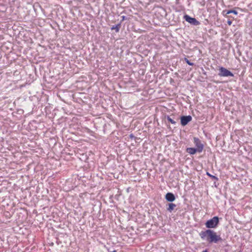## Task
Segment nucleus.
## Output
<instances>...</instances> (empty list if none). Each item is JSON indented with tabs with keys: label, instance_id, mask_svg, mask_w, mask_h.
Instances as JSON below:
<instances>
[{
	"label": "nucleus",
	"instance_id": "1",
	"mask_svg": "<svg viewBox=\"0 0 252 252\" xmlns=\"http://www.w3.org/2000/svg\"><path fill=\"white\" fill-rule=\"evenodd\" d=\"M200 236L202 239L206 240L210 243H217L219 241H222L220 236L217 235V233L211 229L201 231L200 233Z\"/></svg>",
	"mask_w": 252,
	"mask_h": 252
},
{
	"label": "nucleus",
	"instance_id": "7",
	"mask_svg": "<svg viewBox=\"0 0 252 252\" xmlns=\"http://www.w3.org/2000/svg\"><path fill=\"white\" fill-rule=\"evenodd\" d=\"M193 140L194 143L198 150V152H201L203 151L204 145L201 143V141L198 138L194 137Z\"/></svg>",
	"mask_w": 252,
	"mask_h": 252
},
{
	"label": "nucleus",
	"instance_id": "10",
	"mask_svg": "<svg viewBox=\"0 0 252 252\" xmlns=\"http://www.w3.org/2000/svg\"><path fill=\"white\" fill-rule=\"evenodd\" d=\"M121 23H119V24H118L117 25L113 26L111 27V30H115L116 32H119V31H120V29L121 28Z\"/></svg>",
	"mask_w": 252,
	"mask_h": 252
},
{
	"label": "nucleus",
	"instance_id": "3",
	"mask_svg": "<svg viewBox=\"0 0 252 252\" xmlns=\"http://www.w3.org/2000/svg\"><path fill=\"white\" fill-rule=\"evenodd\" d=\"M219 222V218L218 217H214L212 219L207 221L205 225L206 227L209 228H215L218 225Z\"/></svg>",
	"mask_w": 252,
	"mask_h": 252
},
{
	"label": "nucleus",
	"instance_id": "12",
	"mask_svg": "<svg viewBox=\"0 0 252 252\" xmlns=\"http://www.w3.org/2000/svg\"><path fill=\"white\" fill-rule=\"evenodd\" d=\"M207 175L208 176H209V177H210L212 179H213L214 180H215L216 181L218 180V178L217 177H216L215 176H214V175H212L210 174L209 172H207Z\"/></svg>",
	"mask_w": 252,
	"mask_h": 252
},
{
	"label": "nucleus",
	"instance_id": "17",
	"mask_svg": "<svg viewBox=\"0 0 252 252\" xmlns=\"http://www.w3.org/2000/svg\"><path fill=\"white\" fill-rule=\"evenodd\" d=\"M202 252H207V250L203 251Z\"/></svg>",
	"mask_w": 252,
	"mask_h": 252
},
{
	"label": "nucleus",
	"instance_id": "14",
	"mask_svg": "<svg viewBox=\"0 0 252 252\" xmlns=\"http://www.w3.org/2000/svg\"><path fill=\"white\" fill-rule=\"evenodd\" d=\"M185 60L186 61V63L189 65H193L194 64L193 63L190 62L187 58H185Z\"/></svg>",
	"mask_w": 252,
	"mask_h": 252
},
{
	"label": "nucleus",
	"instance_id": "13",
	"mask_svg": "<svg viewBox=\"0 0 252 252\" xmlns=\"http://www.w3.org/2000/svg\"><path fill=\"white\" fill-rule=\"evenodd\" d=\"M230 13H233L235 15H237L238 14V12L237 11L234 10H228L226 13V14H229Z\"/></svg>",
	"mask_w": 252,
	"mask_h": 252
},
{
	"label": "nucleus",
	"instance_id": "4",
	"mask_svg": "<svg viewBox=\"0 0 252 252\" xmlns=\"http://www.w3.org/2000/svg\"><path fill=\"white\" fill-rule=\"evenodd\" d=\"M218 75L220 77H233V73L223 67H220L219 68V73Z\"/></svg>",
	"mask_w": 252,
	"mask_h": 252
},
{
	"label": "nucleus",
	"instance_id": "5",
	"mask_svg": "<svg viewBox=\"0 0 252 252\" xmlns=\"http://www.w3.org/2000/svg\"><path fill=\"white\" fill-rule=\"evenodd\" d=\"M184 18L187 22L190 23L192 25L198 26L200 25V22L198 21H197L195 18L191 17L188 15H185L184 16Z\"/></svg>",
	"mask_w": 252,
	"mask_h": 252
},
{
	"label": "nucleus",
	"instance_id": "18",
	"mask_svg": "<svg viewBox=\"0 0 252 252\" xmlns=\"http://www.w3.org/2000/svg\"><path fill=\"white\" fill-rule=\"evenodd\" d=\"M130 137H133V136H132V135H130Z\"/></svg>",
	"mask_w": 252,
	"mask_h": 252
},
{
	"label": "nucleus",
	"instance_id": "8",
	"mask_svg": "<svg viewBox=\"0 0 252 252\" xmlns=\"http://www.w3.org/2000/svg\"><path fill=\"white\" fill-rule=\"evenodd\" d=\"M165 199L169 202H172L175 200V197L172 193L168 192L165 195Z\"/></svg>",
	"mask_w": 252,
	"mask_h": 252
},
{
	"label": "nucleus",
	"instance_id": "6",
	"mask_svg": "<svg viewBox=\"0 0 252 252\" xmlns=\"http://www.w3.org/2000/svg\"><path fill=\"white\" fill-rule=\"evenodd\" d=\"M191 120L192 117L190 115L182 116L179 118L180 123L183 126L187 125Z\"/></svg>",
	"mask_w": 252,
	"mask_h": 252
},
{
	"label": "nucleus",
	"instance_id": "9",
	"mask_svg": "<svg viewBox=\"0 0 252 252\" xmlns=\"http://www.w3.org/2000/svg\"><path fill=\"white\" fill-rule=\"evenodd\" d=\"M187 151L188 153L190 154V155H194L196 152H198V150L196 148H188L187 149Z\"/></svg>",
	"mask_w": 252,
	"mask_h": 252
},
{
	"label": "nucleus",
	"instance_id": "2",
	"mask_svg": "<svg viewBox=\"0 0 252 252\" xmlns=\"http://www.w3.org/2000/svg\"><path fill=\"white\" fill-rule=\"evenodd\" d=\"M164 121L166 124L179 125L180 124L179 118L174 115L165 116Z\"/></svg>",
	"mask_w": 252,
	"mask_h": 252
},
{
	"label": "nucleus",
	"instance_id": "11",
	"mask_svg": "<svg viewBox=\"0 0 252 252\" xmlns=\"http://www.w3.org/2000/svg\"><path fill=\"white\" fill-rule=\"evenodd\" d=\"M176 207V205L175 204L173 203H169L168 204V207L167 208V210L169 211L170 212H171Z\"/></svg>",
	"mask_w": 252,
	"mask_h": 252
},
{
	"label": "nucleus",
	"instance_id": "16",
	"mask_svg": "<svg viewBox=\"0 0 252 252\" xmlns=\"http://www.w3.org/2000/svg\"><path fill=\"white\" fill-rule=\"evenodd\" d=\"M227 24L229 25H231V24H232V22L231 21H227Z\"/></svg>",
	"mask_w": 252,
	"mask_h": 252
},
{
	"label": "nucleus",
	"instance_id": "15",
	"mask_svg": "<svg viewBox=\"0 0 252 252\" xmlns=\"http://www.w3.org/2000/svg\"><path fill=\"white\" fill-rule=\"evenodd\" d=\"M122 21H124L126 19V17L125 16H122Z\"/></svg>",
	"mask_w": 252,
	"mask_h": 252
}]
</instances>
